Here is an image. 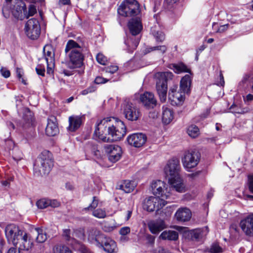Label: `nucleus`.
<instances>
[{"mask_svg":"<svg viewBox=\"0 0 253 253\" xmlns=\"http://www.w3.org/2000/svg\"><path fill=\"white\" fill-rule=\"evenodd\" d=\"M5 234L8 242L19 250L28 251L33 247L30 236L15 224L8 225Z\"/></svg>","mask_w":253,"mask_h":253,"instance_id":"2","label":"nucleus"},{"mask_svg":"<svg viewBox=\"0 0 253 253\" xmlns=\"http://www.w3.org/2000/svg\"><path fill=\"white\" fill-rule=\"evenodd\" d=\"M187 133L191 138H195L200 134L199 128L195 125H191L187 128Z\"/></svg>","mask_w":253,"mask_h":253,"instance_id":"34","label":"nucleus"},{"mask_svg":"<svg viewBox=\"0 0 253 253\" xmlns=\"http://www.w3.org/2000/svg\"><path fill=\"white\" fill-rule=\"evenodd\" d=\"M108 80L106 79L101 77H97L95 78L94 82L96 84H103L106 83Z\"/></svg>","mask_w":253,"mask_h":253,"instance_id":"56","label":"nucleus"},{"mask_svg":"<svg viewBox=\"0 0 253 253\" xmlns=\"http://www.w3.org/2000/svg\"><path fill=\"white\" fill-rule=\"evenodd\" d=\"M249 187L250 191L253 193V174L249 175Z\"/></svg>","mask_w":253,"mask_h":253,"instance_id":"55","label":"nucleus"},{"mask_svg":"<svg viewBox=\"0 0 253 253\" xmlns=\"http://www.w3.org/2000/svg\"><path fill=\"white\" fill-rule=\"evenodd\" d=\"M95 90L94 87L93 86H90L88 87L87 88L83 90L81 92V94L83 95H86L88 93H91L93 92Z\"/></svg>","mask_w":253,"mask_h":253,"instance_id":"57","label":"nucleus"},{"mask_svg":"<svg viewBox=\"0 0 253 253\" xmlns=\"http://www.w3.org/2000/svg\"><path fill=\"white\" fill-rule=\"evenodd\" d=\"M78 250L80 253H92L84 245L79 244Z\"/></svg>","mask_w":253,"mask_h":253,"instance_id":"52","label":"nucleus"},{"mask_svg":"<svg viewBox=\"0 0 253 253\" xmlns=\"http://www.w3.org/2000/svg\"><path fill=\"white\" fill-rule=\"evenodd\" d=\"M21 250H19L17 248L12 247L10 248L7 251V253H21Z\"/></svg>","mask_w":253,"mask_h":253,"instance_id":"63","label":"nucleus"},{"mask_svg":"<svg viewBox=\"0 0 253 253\" xmlns=\"http://www.w3.org/2000/svg\"><path fill=\"white\" fill-rule=\"evenodd\" d=\"M96 59L97 61L102 65H105L107 62V58L101 53L97 54Z\"/></svg>","mask_w":253,"mask_h":253,"instance_id":"46","label":"nucleus"},{"mask_svg":"<svg viewBox=\"0 0 253 253\" xmlns=\"http://www.w3.org/2000/svg\"><path fill=\"white\" fill-rule=\"evenodd\" d=\"M168 202L163 199L150 196L145 199L143 207V209L148 211H153L155 210L158 211L160 210Z\"/></svg>","mask_w":253,"mask_h":253,"instance_id":"11","label":"nucleus"},{"mask_svg":"<svg viewBox=\"0 0 253 253\" xmlns=\"http://www.w3.org/2000/svg\"><path fill=\"white\" fill-rule=\"evenodd\" d=\"M65 52L69 58L70 68H80L82 66L84 55L83 53V48L79 44L72 40L68 41Z\"/></svg>","mask_w":253,"mask_h":253,"instance_id":"4","label":"nucleus"},{"mask_svg":"<svg viewBox=\"0 0 253 253\" xmlns=\"http://www.w3.org/2000/svg\"><path fill=\"white\" fill-rule=\"evenodd\" d=\"M155 50H158L160 53L164 54L167 51V47L165 45L148 47L145 49L144 54H147Z\"/></svg>","mask_w":253,"mask_h":253,"instance_id":"35","label":"nucleus"},{"mask_svg":"<svg viewBox=\"0 0 253 253\" xmlns=\"http://www.w3.org/2000/svg\"><path fill=\"white\" fill-rule=\"evenodd\" d=\"M124 4L126 5H134L137 6H139L138 2L136 0H126L125 3H123Z\"/></svg>","mask_w":253,"mask_h":253,"instance_id":"60","label":"nucleus"},{"mask_svg":"<svg viewBox=\"0 0 253 253\" xmlns=\"http://www.w3.org/2000/svg\"><path fill=\"white\" fill-rule=\"evenodd\" d=\"M102 226L104 231L107 232L112 231L116 227L114 220H112L111 221H104Z\"/></svg>","mask_w":253,"mask_h":253,"instance_id":"37","label":"nucleus"},{"mask_svg":"<svg viewBox=\"0 0 253 253\" xmlns=\"http://www.w3.org/2000/svg\"><path fill=\"white\" fill-rule=\"evenodd\" d=\"M0 72L2 76L5 78L9 77L10 75V71L8 70L7 69L3 67L1 68L0 70Z\"/></svg>","mask_w":253,"mask_h":253,"instance_id":"54","label":"nucleus"},{"mask_svg":"<svg viewBox=\"0 0 253 253\" xmlns=\"http://www.w3.org/2000/svg\"><path fill=\"white\" fill-rule=\"evenodd\" d=\"M127 140L130 145L135 147H140L145 143L147 137L142 133H133L127 137Z\"/></svg>","mask_w":253,"mask_h":253,"instance_id":"18","label":"nucleus"},{"mask_svg":"<svg viewBox=\"0 0 253 253\" xmlns=\"http://www.w3.org/2000/svg\"><path fill=\"white\" fill-rule=\"evenodd\" d=\"M191 84V78L189 75H185L180 81V88L183 93H189Z\"/></svg>","mask_w":253,"mask_h":253,"instance_id":"27","label":"nucleus"},{"mask_svg":"<svg viewBox=\"0 0 253 253\" xmlns=\"http://www.w3.org/2000/svg\"><path fill=\"white\" fill-rule=\"evenodd\" d=\"M207 229H208V227H205L202 229L198 228L192 230L188 233V236L192 240H198L204 235V231Z\"/></svg>","mask_w":253,"mask_h":253,"instance_id":"33","label":"nucleus"},{"mask_svg":"<svg viewBox=\"0 0 253 253\" xmlns=\"http://www.w3.org/2000/svg\"><path fill=\"white\" fill-rule=\"evenodd\" d=\"M23 119L27 123H30L33 121V114L29 109L25 110Z\"/></svg>","mask_w":253,"mask_h":253,"instance_id":"43","label":"nucleus"},{"mask_svg":"<svg viewBox=\"0 0 253 253\" xmlns=\"http://www.w3.org/2000/svg\"><path fill=\"white\" fill-rule=\"evenodd\" d=\"M139 12V6L134 5L124 4L123 3L120 5L118 9V13L125 17L137 15Z\"/></svg>","mask_w":253,"mask_h":253,"instance_id":"16","label":"nucleus"},{"mask_svg":"<svg viewBox=\"0 0 253 253\" xmlns=\"http://www.w3.org/2000/svg\"><path fill=\"white\" fill-rule=\"evenodd\" d=\"M24 30L26 35L30 39H38L41 34V26L39 21L35 18L29 19L25 24Z\"/></svg>","mask_w":253,"mask_h":253,"instance_id":"8","label":"nucleus"},{"mask_svg":"<svg viewBox=\"0 0 253 253\" xmlns=\"http://www.w3.org/2000/svg\"><path fill=\"white\" fill-rule=\"evenodd\" d=\"M200 159V153L194 151H188L184 154L182 159L184 168L188 171L195 168L199 163Z\"/></svg>","mask_w":253,"mask_h":253,"instance_id":"9","label":"nucleus"},{"mask_svg":"<svg viewBox=\"0 0 253 253\" xmlns=\"http://www.w3.org/2000/svg\"><path fill=\"white\" fill-rule=\"evenodd\" d=\"M92 215L98 218H104L106 216V212L104 209H97L93 211Z\"/></svg>","mask_w":253,"mask_h":253,"instance_id":"39","label":"nucleus"},{"mask_svg":"<svg viewBox=\"0 0 253 253\" xmlns=\"http://www.w3.org/2000/svg\"><path fill=\"white\" fill-rule=\"evenodd\" d=\"M88 240L91 243H99L103 235L96 228H90L87 230Z\"/></svg>","mask_w":253,"mask_h":253,"instance_id":"25","label":"nucleus"},{"mask_svg":"<svg viewBox=\"0 0 253 253\" xmlns=\"http://www.w3.org/2000/svg\"><path fill=\"white\" fill-rule=\"evenodd\" d=\"M123 111L126 118L131 121H136L140 116L139 110L131 103L128 102L124 103Z\"/></svg>","mask_w":253,"mask_h":253,"instance_id":"13","label":"nucleus"},{"mask_svg":"<svg viewBox=\"0 0 253 253\" xmlns=\"http://www.w3.org/2000/svg\"><path fill=\"white\" fill-rule=\"evenodd\" d=\"M173 75L170 72H159L155 75L156 87L160 101L165 102L168 90L167 82L172 80Z\"/></svg>","mask_w":253,"mask_h":253,"instance_id":"6","label":"nucleus"},{"mask_svg":"<svg viewBox=\"0 0 253 253\" xmlns=\"http://www.w3.org/2000/svg\"><path fill=\"white\" fill-rule=\"evenodd\" d=\"M43 52L47 64V73L49 74L52 73V68L54 64V53L52 46L50 45L44 46Z\"/></svg>","mask_w":253,"mask_h":253,"instance_id":"15","label":"nucleus"},{"mask_svg":"<svg viewBox=\"0 0 253 253\" xmlns=\"http://www.w3.org/2000/svg\"><path fill=\"white\" fill-rule=\"evenodd\" d=\"M118 70V67L116 65H111L105 67L104 70L106 73H110L111 74H113L116 72H117Z\"/></svg>","mask_w":253,"mask_h":253,"instance_id":"49","label":"nucleus"},{"mask_svg":"<svg viewBox=\"0 0 253 253\" xmlns=\"http://www.w3.org/2000/svg\"><path fill=\"white\" fill-rule=\"evenodd\" d=\"M98 205V200L96 199V197H93L92 203L89 205L88 207L84 209L85 211H93L95 210V209L97 207Z\"/></svg>","mask_w":253,"mask_h":253,"instance_id":"45","label":"nucleus"},{"mask_svg":"<svg viewBox=\"0 0 253 253\" xmlns=\"http://www.w3.org/2000/svg\"><path fill=\"white\" fill-rule=\"evenodd\" d=\"M139 42V39L137 38L135 39L134 41H132V39H128L126 41V43L128 45V46L131 47V48L133 49H134L136 48L137 45H138Z\"/></svg>","mask_w":253,"mask_h":253,"instance_id":"42","label":"nucleus"},{"mask_svg":"<svg viewBox=\"0 0 253 253\" xmlns=\"http://www.w3.org/2000/svg\"><path fill=\"white\" fill-rule=\"evenodd\" d=\"M207 252L211 253H221L223 252L221 247L217 243L212 244L210 249L207 250Z\"/></svg>","mask_w":253,"mask_h":253,"instance_id":"40","label":"nucleus"},{"mask_svg":"<svg viewBox=\"0 0 253 253\" xmlns=\"http://www.w3.org/2000/svg\"><path fill=\"white\" fill-rule=\"evenodd\" d=\"M240 226L244 233L248 236H253V213L249 214L241 220Z\"/></svg>","mask_w":253,"mask_h":253,"instance_id":"17","label":"nucleus"},{"mask_svg":"<svg viewBox=\"0 0 253 253\" xmlns=\"http://www.w3.org/2000/svg\"><path fill=\"white\" fill-rule=\"evenodd\" d=\"M36 164L40 166L41 172L44 174L48 173L53 166L51 153L47 150L43 151L38 157Z\"/></svg>","mask_w":253,"mask_h":253,"instance_id":"7","label":"nucleus"},{"mask_svg":"<svg viewBox=\"0 0 253 253\" xmlns=\"http://www.w3.org/2000/svg\"><path fill=\"white\" fill-rule=\"evenodd\" d=\"M151 32L157 42H162L165 40V34L162 32L156 31L154 29L152 30Z\"/></svg>","mask_w":253,"mask_h":253,"instance_id":"38","label":"nucleus"},{"mask_svg":"<svg viewBox=\"0 0 253 253\" xmlns=\"http://www.w3.org/2000/svg\"><path fill=\"white\" fill-rule=\"evenodd\" d=\"M49 203H50L49 206H51L53 208L58 207L60 206V203L56 200H49Z\"/></svg>","mask_w":253,"mask_h":253,"instance_id":"61","label":"nucleus"},{"mask_svg":"<svg viewBox=\"0 0 253 253\" xmlns=\"http://www.w3.org/2000/svg\"><path fill=\"white\" fill-rule=\"evenodd\" d=\"M36 12V6L33 4H30L28 8V12L26 10L25 17L28 18L30 16H33Z\"/></svg>","mask_w":253,"mask_h":253,"instance_id":"44","label":"nucleus"},{"mask_svg":"<svg viewBox=\"0 0 253 253\" xmlns=\"http://www.w3.org/2000/svg\"><path fill=\"white\" fill-rule=\"evenodd\" d=\"M126 134L124 122L114 117H107L98 122L93 136L103 142H111L122 139Z\"/></svg>","mask_w":253,"mask_h":253,"instance_id":"1","label":"nucleus"},{"mask_svg":"<svg viewBox=\"0 0 253 253\" xmlns=\"http://www.w3.org/2000/svg\"><path fill=\"white\" fill-rule=\"evenodd\" d=\"M166 185V184L162 180H154L151 184V190L156 197L164 200L167 199L169 197L170 194L167 192Z\"/></svg>","mask_w":253,"mask_h":253,"instance_id":"10","label":"nucleus"},{"mask_svg":"<svg viewBox=\"0 0 253 253\" xmlns=\"http://www.w3.org/2000/svg\"><path fill=\"white\" fill-rule=\"evenodd\" d=\"M174 115L172 109L167 106L162 107V121L166 125L169 124L173 119Z\"/></svg>","mask_w":253,"mask_h":253,"instance_id":"26","label":"nucleus"},{"mask_svg":"<svg viewBox=\"0 0 253 253\" xmlns=\"http://www.w3.org/2000/svg\"><path fill=\"white\" fill-rule=\"evenodd\" d=\"M104 250L108 253H113L116 252L117 245L116 242L110 238L105 239L102 244Z\"/></svg>","mask_w":253,"mask_h":253,"instance_id":"30","label":"nucleus"},{"mask_svg":"<svg viewBox=\"0 0 253 253\" xmlns=\"http://www.w3.org/2000/svg\"><path fill=\"white\" fill-rule=\"evenodd\" d=\"M53 253H72V252L66 246L57 245L53 248Z\"/></svg>","mask_w":253,"mask_h":253,"instance_id":"36","label":"nucleus"},{"mask_svg":"<svg viewBox=\"0 0 253 253\" xmlns=\"http://www.w3.org/2000/svg\"><path fill=\"white\" fill-rule=\"evenodd\" d=\"M85 119L84 115H72L69 117V126L68 129L70 131H75L80 128Z\"/></svg>","mask_w":253,"mask_h":253,"instance_id":"20","label":"nucleus"},{"mask_svg":"<svg viewBox=\"0 0 253 253\" xmlns=\"http://www.w3.org/2000/svg\"><path fill=\"white\" fill-rule=\"evenodd\" d=\"M135 186L136 183L134 181L125 180L122 183L118 184L117 188L123 190L126 193H130L133 190Z\"/></svg>","mask_w":253,"mask_h":253,"instance_id":"29","label":"nucleus"},{"mask_svg":"<svg viewBox=\"0 0 253 253\" xmlns=\"http://www.w3.org/2000/svg\"><path fill=\"white\" fill-rule=\"evenodd\" d=\"M148 226L150 232L154 234H158L167 228L165 222L161 219L150 221L148 224Z\"/></svg>","mask_w":253,"mask_h":253,"instance_id":"21","label":"nucleus"},{"mask_svg":"<svg viewBox=\"0 0 253 253\" xmlns=\"http://www.w3.org/2000/svg\"><path fill=\"white\" fill-rule=\"evenodd\" d=\"M177 87L173 86L171 87L169 92L168 98L173 106L182 104L184 100L185 93L181 91H177Z\"/></svg>","mask_w":253,"mask_h":253,"instance_id":"14","label":"nucleus"},{"mask_svg":"<svg viewBox=\"0 0 253 253\" xmlns=\"http://www.w3.org/2000/svg\"><path fill=\"white\" fill-rule=\"evenodd\" d=\"M224 79H223V76L221 74H220V81L217 84V85H218L223 86L224 85Z\"/></svg>","mask_w":253,"mask_h":253,"instance_id":"64","label":"nucleus"},{"mask_svg":"<svg viewBox=\"0 0 253 253\" xmlns=\"http://www.w3.org/2000/svg\"><path fill=\"white\" fill-rule=\"evenodd\" d=\"M73 235L79 238L81 240L84 239V229L80 228L74 231Z\"/></svg>","mask_w":253,"mask_h":253,"instance_id":"48","label":"nucleus"},{"mask_svg":"<svg viewBox=\"0 0 253 253\" xmlns=\"http://www.w3.org/2000/svg\"><path fill=\"white\" fill-rule=\"evenodd\" d=\"M16 74H17V76L18 77V78L19 79H21V82L24 84H26V82L25 81V80L22 78V74H23V71L22 69H19V68H17V70H16Z\"/></svg>","mask_w":253,"mask_h":253,"instance_id":"58","label":"nucleus"},{"mask_svg":"<svg viewBox=\"0 0 253 253\" xmlns=\"http://www.w3.org/2000/svg\"><path fill=\"white\" fill-rule=\"evenodd\" d=\"M63 235L67 240L69 241L70 239V230L69 229H64Z\"/></svg>","mask_w":253,"mask_h":253,"instance_id":"62","label":"nucleus"},{"mask_svg":"<svg viewBox=\"0 0 253 253\" xmlns=\"http://www.w3.org/2000/svg\"><path fill=\"white\" fill-rule=\"evenodd\" d=\"M180 169L179 160L173 158L168 162L164 171L171 188L178 192L183 193L185 191V187L179 175Z\"/></svg>","mask_w":253,"mask_h":253,"instance_id":"3","label":"nucleus"},{"mask_svg":"<svg viewBox=\"0 0 253 253\" xmlns=\"http://www.w3.org/2000/svg\"><path fill=\"white\" fill-rule=\"evenodd\" d=\"M169 68L173 70L174 72L177 74H180L183 72L190 73V70L188 68L186 65L181 62L177 64H170Z\"/></svg>","mask_w":253,"mask_h":253,"instance_id":"32","label":"nucleus"},{"mask_svg":"<svg viewBox=\"0 0 253 253\" xmlns=\"http://www.w3.org/2000/svg\"><path fill=\"white\" fill-rule=\"evenodd\" d=\"M36 71L37 73L40 76H44L45 72V68L43 65L42 64H39L36 68Z\"/></svg>","mask_w":253,"mask_h":253,"instance_id":"51","label":"nucleus"},{"mask_svg":"<svg viewBox=\"0 0 253 253\" xmlns=\"http://www.w3.org/2000/svg\"><path fill=\"white\" fill-rule=\"evenodd\" d=\"M178 238V232L173 230H166L163 231L159 236L162 240L175 241Z\"/></svg>","mask_w":253,"mask_h":253,"instance_id":"31","label":"nucleus"},{"mask_svg":"<svg viewBox=\"0 0 253 253\" xmlns=\"http://www.w3.org/2000/svg\"><path fill=\"white\" fill-rule=\"evenodd\" d=\"M59 132L57 124L56 122V118L51 117L47 120V124L45 128L46 134L49 136H53Z\"/></svg>","mask_w":253,"mask_h":253,"instance_id":"22","label":"nucleus"},{"mask_svg":"<svg viewBox=\"0 0 253 253\" xmlns=\"http://www.w3.org/2000/svg\"><path fill=\"white\" fill-rule=\"evenodd\" d=\"M12 157L16 161L20 160L22 158V152L17 149H14L12 150Z\"/></svg>","mask_w":253,"mask_h":253,"instance_id":"47","label":"nucleus"},{"mask_svg":"<svg viewBox=\"0 0 253 253\" xmlns=\"http://www.w3.org/2000/svg\"><path fill=\"white\" fill-rule=\"evenodd\" d=\"M130 232V228L128 227H124L120 229L119 231V233L121 235L125 236L128 233H129Z\"/></svg>","mask_w":253,"mask_h":253,"instance_id":"53","label":"nucleus"},{"mask_svg":"<svg viewBox=\"0 0 253 253\" xmlns=\"http://www.w3.org/2000/svg\"><path fill=\"white\" fill-rule=\"evenodd\" d=\"M140 100L144 107L149 109L154 108L157 103L154 94L147 91L140 95Z\"/></svg>","mask_w":253,"mask_h":253,"instance_id":"19","label":"nucleus"},{"mask_svg":"<svg viewBox=\"0 0 253 253\" xmlns=\"http://www.w3.org/2000/svg\"><path fill=\"white\" fill-rule=\"evenodd\" d=\"M230 109L234 114H244L245 113V111L242 109L235 105H232L230 107Z\"/></svg>","mask_w":253,"mask_h":253,"instance_id":"50","label":"nucleus"},{"mask_svg":"<svg viewBox=\"0 0 253 253\" xmlns=\"http://www.w3.org/2000/svg\"><path fill=\"white\" fill-rule=\"evenodd\" d=\"M192 216L189 209L187 208H179L175 213V217L178 221L185 222L189 221Z\"/></svg>","mask_w":253,"mask_h":253,"instance_id":"24","label":"nucleus"},{"mask_svg":"<svg viewBox=\"0 0 253 253\" xmlns=\"http://www.w3.org/2000/svg\"><path fill=\"white\" fill-rule=\"evenodd\" d=\"M128 27L132 36L139 34L142 29V25L139 19L132 18L128 23Z\"/></svg>","mask_w":253,"mask_h":253,"instance_id":"23","label":"nucleus"},{"mask_svg":"<svg viewBox=\"0 0 253 253\" xmlns=\"http://www.w3.org/2000/svg\"><path fill=\"white\" fill-rule=\"evenodd\" d=\"M26 6L22 0H17L12 6L6 3L2 8V14L5 18L11 16L17 20H22L25 18Z\"/></svg>","mask_w":253,"mask_h":253,"instance_id":"5","label":"nucleus"},{"mask_svg":"<svg viewBox=\"0 0 253 253\" xmlns=\"http://www.w3.org/2000/svg\"><path fill=\"white\" fill-rule=\"evenodd\" d=\"M32 233L36 236V240L38 243H43L47 239L46 232L45 230L42 228H35L33 230Z\"/></svg>","mask_w":253,"mask_h":253,"instance_id":"28","label":"nucleus"},{"mask_svg":"<svg viewBox=\"0 0 253 253\" xmlns=\"http://www.w3.org/2000/svg\"><path fill=\"white\" fill-rule=\"evenodd\" d=\"M50 203L49 200L46 199H42L38 200L36 203V205L39 209H43L49 206Z\"/></svg>","mask_w":253,"mask_h":253,"instance_id":"41","label":"nucleus"},{"mask_svg":"<svg viewBox=\"0 0 253 253\" xmlns=\"http://www.w3.org/2000/svg\"><path fill=\"white\" fill-rule=\"evenodd\" d=\"M229 24H225L220 26L216 31V33H223L226 30H227L228 28Z\"/></svg>","mask_w":253,"mask_h":253,"instance_id":"59","label":"nucleus"},{"mask_svg":"<svg viewBox=\"0 0 253 253\" xmlns=\"http://www.w3.org/2000/svg\"><path fill=\"white\" fill-rule=\"evenodd\" d=\"M105 152L107 155L108 160L112 163L118 161L122 155V150L121 147L114 144H106L104 146Z\"/></svg>","mask_w":253,"mask_h":253,"instance_id":"12","label":"nucleus"}]
</instances>
